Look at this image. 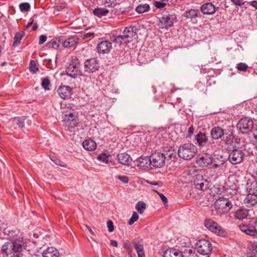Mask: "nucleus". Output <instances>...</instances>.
<instances>
[{
    "instance_id": "obj_45",
    "label": "nucleus",
    "mask_w": 257,
    "mask_h": 257,
    "mask_svg": "<svg viewBox=\"0 0 257 257\" xmlns=\"http://www.w3.org/2000/svg\"><path fill=\"white\" fill-rule=\"evenodd\" d=\"M29 70L33 74L36 73L39 70L34 60H31L29 65Z\"/></svg>"
},
{
    "instance_id": "obj_47",
    "label": "nucleus",
    "mask_w": 257,
    "mask_h": 257,
    "mask_svg": "<svg viewBox=\"0 0 257 257\" xmlns=\"http://www.w3.org/2000/svg\"><path fill=\"white\" fill-rule=\"evenodd\" d=\"M41 86L42 87L46 90H49L50 86H51V82L49 79L48 77L44 78L41 83Z\"/></svg>"
},
{
    "instance_id": "obj_55",
    "label": "nucleus",
    "mask_w": 257,
    "mask_h": 257,
    "mask_svg": "<svg viewBox=\"0 0 257 257\" xmlns=\"http://www.w3.org/2000/svg\"><path fill=\"white\" fill-rule=\"evenodd\" d=\"M107 226L109 232H111L114 230L113 223L111 220H109L107 221Z\"/></svg>"
},
{
    "instance_id": "obj_42",
    "label": "nucleus",
    "mask_w": 257,
    "mask_h": 257,
    "mask_svg": "<svg viewBox=\"0 0 257 257\" xmlns=\"http://www.w3.org/2000/svg\"><path fill=\"white\" fill-rule=\"evenodd\" d=\"M12 122L15 128H22L25 125L24 121L20 117L14 118Z\"/></svg>"
},
{
    "instance_id": "obj_28",
    "label": "nucleus",
    "mask_w": 257,
    "mask_h": 257,
    "mask_svg": "<svg viewBox=\"0 0 257 257\" xmlns=\"http://www.w3.org/2000/svg\"><path fill=\"white\" fill-rule=\"evenodd\" d=\"M12 242L7 241L5 242L2 246L1 251L3 255L8 256L13 253L14 251L13 247Z\"/></svg>"
},
{
    "instance_id": "obj_50",
    "label": "nucleus",
    "mask_w": 257,
    "mask_h": 257,
    "mask_svg": "<svg viewBox=\"0 0 257 257\" xmlns=\"http://www.w3.org/2000/svg\"><path fill=\"white\" fill-rule=\"evenodd\" d=\"M80 62L76 56H72L71 57V63L69 65L73 66L74 67H80Z\"/></svg>"
},
{
    "instance_id": "obj_36",
    "label": "nucleus",
    "mask_w": 257,
    "mask_h": 257,
    "mask_svg": "<svg viewBox=\"0 0 257 257\" xmlns=\"http://www.w3.org/2000/svg\"><path fill=\"white\" fill-rule=\"evenodd\" d=\"M109 13V11L106 8H97L93 10L92 13L98 18L105 16Z\"/></svg>"
},
{
    "instance_id": "obj_22",
    "label": "nucleus",
    "mask_w": 257,
    "mask_h": 257,
    "mask_svg": "<svg viewBox=\"0 0 257 257\" xmlns=\"http://www.w3.org/2000/svg\"><path fill=\"white\" fill-rule=\"evenodd\" d=\"M197 144L200 147H203L205 146L208 142V136L205 133L199 132L195 137Z\"/></svg>"
},
{
    "instance_id": "obj_20",
    "label": "nucleus",
    "mask_w": 257,
    "mask_h": 257,
    "mask_svg": "<svg viewBox=\"0 0 257 257\" xmlns=\"http://www.w3.org/2000/svg\"><path fill=\"white\" fill-rule=\"evenodd\" d=\"M138 29L135 26H130L124 28L123 34V37L127 40L132 41V38L137 35Z\"/></svg>"
},
{
    "instance_id": "obj_7",
    "label": "nucleus",
    "mask_w": 257,
    "mask_h": 257,
    "mask_svg": "<svg viewBox=\"0 0 257 257\" xmlns=\"http://www.w3.org/2000/svg\"><path fill=\"white\" fill-rule=\"evenodd\" d=\"M237 147L234 146L232 147V152L229 154L228 156V161L232 165H236L240 163L243 159L244 156V152L238 149Z\"/></svg>"
},
{
    "instance_id": "obj_25",
    "label": "nucleus",
    "mask_w": 257,
    "mask_h": 257,
    "mask_svg": "<svg viewBox=\"0 0 257 257\" xmlns=\"http://www.w3.org/2000/svg\"><path fill=\"white\" fill-rule=\"evenodd\" d=\"M137 166L140 168H147L151 166L150 156H141L137 159Z\"/></svg>"
},
{
    "instance_id": "obj_3",
    "label": "nucleus",
    "mask_w": 257,
    "mask_h": 257,
    "mask_svg": "<svg viewBox=\"0 0 257 257\" xmlns=\"http://www.w3.org/2000/svg\"><path fill=\"white\" fill-rule=\"evenodd\" d=\"M214 207L219 213L225 214L230 211L232 207V204L229 199L221 197L215 201Z\"/></svg>"
},
{
    "instance_id": "obj_37",
    "label": "nucleus",
    "mask_w": 257,
    "mask_h": 257,
    "mask_svg": "<svg viewBox=\"0 0 257 257\" xmlns=\"http://www.w3.org/2000/svg\"><path fill=\"white\" fill-rule=\"evenodd\" d=\"M25 33L24 31L17 32L14 38L13 46H18L20 45L22 38L25 36Z\"/></svg>"
},
{
    "instance_id": "obj_44",
    "label": "nucleus",
    "mask_w": 257,
    "mask_h": 257,
    "mask_svg": "<svg viewBox=\"0 0 257 257\" xmlns=\"http://www.w3.org/2000/svg\"><path fill=\"white\" fill-rule=\"evenodd\" d=\"M131 243H131L130 241L127 239L124 240L123 243V247L128 252V254L130 256V257H132V252Z\"/></svg>"
},
{
    "instance_id": "obj_13",
    "label": "nucleus",
    "mask_w": 257,
    "mask_h": 257,
    "mask_svg": "<svg viewBox=\"0 0 257 257\" xmlns=\"http://www.w3.org/2000/svg\"><path fill=\"white\" fill-rule=\"evenodd\" d=\"M144 243V240L141 237H136L132 241V244L136 250L138 257H145Z\"/></svg>"
},
{
    "instance_id": "obj_49",
    "label": "nucleus",
    "mask_w": 257,
    "mask_h": 257,
    "mask_svg": "<svg viewBox=\"0 0 257 257\" xmlns=\"http://www.w3.org/2000/svg\"><path fill=\"white\" fill-rule=\"evenodd\" d=\"M19 8L22 12H28L30 9V5L28 3H23L20 5Z\"/></svg>"
},
{
    "instance_id": "obj_12",
    "label": "nucleus",
    "mask_w": 257,
    "mask_h": 257,
    "mask_svg": "<svg viewBox=\"0 0 257 257\" xmlns=\"http://www.w3.org/2000/svg\"><path fill=\"white\" fill-rule=\"evenodd\" d=\"M196 162L199 166L206 167L213 163V158L209 154L203 153L197 156Z\"/></svg>"
},
{
    "instance_id": "obj_39",
    "label": "nucleus",
    "mask_w": 257,
    "mask_h": 257,
    "mask_svg": "<svg viewBox=\"0 0 257 257\" xmlns=\"http://www.w3.org/2000/svg\"><path fill=\"white\" fill-rule=\"evenodd\" d=\"M246 189L248 193H251V191H252L254 193L253 195L255 194V196H257V182H252L250 184L247 183Z\"/></svg>"
},
{
    "instance_id": "obj_53",
    "label": "nucleus",
    "mask_w": 257,
    "mask_h": 257,
    "mask_svg": "<svg viewBox=\"0 0 257 257\" xmlns=\"http://www.w3.org/2000/svg\"><path fill=\"white\" fill-rule=\"evenodd\" d=\"M154 5L157 9H162L167 5L166 3L160 1H155Z\"/></svg>"
},
{
    "instance_id": "obj_33",
    "label": "nucleus",
    "mask_w": 257,
    "mask_h": 257,
    "mask_svg": "<svg viewBox=\"0 0 257 257\" xmlns=\"http://www.w3.org/2000/svg\"><path fill=\"white\" fill-rule=\"evenodd\" d=\"M251 194H250V193H247L244 200V202L249 206H253L257 204V196H255V194L253 195L254 193L252 191H251Z\"/></svg>"
},
{
    "instance_id": "obj_56",
    "label": "nucleus",
    "mask_w": 257,
    "mask_h": 257,
    "mask_svg": "<svg viewBox=\"0 0 257 257\" xmlns=\"http://www.w3.org/2000/svg\"><path fill=\"white\" fill-rule=\"evenodd\" d=\"M116 0H105L104 4L106 7H113V5L114 4Z\"/></svg>"
},
{
    "instance_id": "obj_21",
    "label": "nucleus",
    "mask_w": 257,
    "mask_h": 257,
    "mask_svg": "<svg viewBox=\"0 0 257 257\" xmlns=\"http://www.w3.org/2000/svg\"><path fill=\"white\" fill-rule=\"evenodd\" d=\"M66 73L68 76L72 78H76L78 76L81 75V70L80 67H74L69 65L66 69Z\"/></svg>"
},
{
    "instance_id": "obj_32",
    "label": "nucleus",
    "mask_w": 257,
    "mask_h": 257,
    "mask_svg": "<svg viewBox=\"0 0 257 257\" xmlns=\"http://www.w3.org/2000/svg\"><path fill=\"white\" fill-rule=\"evenodd\" d=\"M63 38H64V36H60L54 38L47 43L46 46L49 48H54L57 49L59 47Z\"/></svg>"
},
{
    "instance_id": "obj_60",
    "label": "nucleus",
    "mask_w": 257,
    "mask_h": 257,
    "mask_svg": "<svg viewBox=\"0 0 257 257\" xmlns=\"http://www.w3.org/2000/svg\"><path fill=\"white\" fill-rule=\"evenodd\" d=\"M47 40V36L45 35H41L39 39V44H43Z\"/></svg>"
},
{
    "instance_id": "obj_23",
    "label": "nucleus",
    "mask_w": 257,
    "mask_h": 257,
    "mask_svg": "<svg viewBox=\"0 0 257 257\" xmlns=\"http://www.w3.org/2000/svg\"><path fill=\"white\" fill-rule=\"evenodd\" d=\"M224 135V130L220 126H214L211 129L210 135L213 140L221 139Z\"/></svg>"
},
{
    "instance_id": "obj_43",
    "label": "nucleus",
    "mask_w": 257,
    "mask_h": 257,
    "mask_svg": "<svg viewBox=\"0 0 257 257\" xmlns=\"http://www.w3.org/2000/svg\"><path fill=\"white\" fill-rule=\"evenodd\" d=\"M146 204L143 201H139L137 203L136 208L140 214L144 213L145 209H146Z\"/></svg>"
},
{
    "instance_id": "obj_40",
    "label": "nucleus",
    "mask_w": 257,
    "mask_h": 257,
    "mask_svg": "<svg viewBox=\"0 0 257 257\" xmlns=\"http://www.w3.org/2000/svg\"><path fill=\"white\" fill-rule=\"evenodd\" d=\"M135 10L139 14H143L150 10V6L147 4L144 5H139L138 7H136Z\"/></svg>"
},
{
    "instance_id": "obj_52",
    "label": "nucleus",
    "mask_w": 257,
    "mask_h": 257,
    "mask_svg": "<svg viewBox=\"0 0 257 257\" xmlns=\"http://www.w3.org/2000/svg\"><path fill=\"white\" fill-rule=\"evenodd\" d=\"M166 155V157H167V160H170L172 158H175L176 156V152L175 151V149H172L171 152H169L167 154H165Z\"/></svg>"
},
{
    "instance_id": "obj_46",
    "label": "nucleus",
    "mask_w": 257,
    "mask_h": 257,
    "mask_svg": "<svg viewBox=\"0 0 257 257\" xmlns=\"http://www.w3.org/2000/svg\"><path fill=\"white\" fill-rule=\"evenodd\" d=\"M220 159L221 160H218V161H217L215 159H214V160H213V168H218L219 167H221L222 166H223L224 163H225V161L224 160H223V157L220 156Z\"/></svg>"
},
{
    "instance_id": "obj_15",
    "label": "nucleus",
    "mask_w": 257,
    "mask_h": 257,
    "mask_svg": "<svg viewBox=\"0 0 257 257\" xmlns=\"http://www.w3.org/2000/svg\"><path fill=\"white\" fill-rule=\"evenodd\" d=\"M193 183L196 188L200 190H205L208 188V182L203 176L197 174L194 176Z\"/></svg>"
},
{
    "instance_id": "obj_4",
    "label": "nucleus",
    "mask_w": 257,
    "mask_h": 257,
    "mask_svg": "<svg viewBox=\"0 0 257 257\" xmlns=\"http://www.w3.org/2000/svg\"><path fill=\"white\" fill-rule=\"evenodd\" d=\"M256 225L257 218L253 217L250 218L248 222L241 224L239 225V228L247 235L255 236L257 234Z\"/></svg>"
},
{
    "instance_id": "obj_16",
    "label": "nucleus",
    "mask_w": 257,
    "mask_h": 257,
    "mask_svg": "<svg viewBox=\"0 0 257 257\" xmlns=\"http://www.w3.org/2000/svg\"><path fill=\"white\" fill-rule=\"evenodd\" d=\"M183 16L185 18L191 20V21L195 20V22L192 21L194 23H197V20H196V18H201V17L200 11L199 9H190L189 10H188L184 13Z\"/></svg>"
},
{
    "instance_id": "obj_38",
    "label": "nucleus",
    "mask_w": 257,
    "mask_h": 257,
    "mask_svg": "<svg viewBox=\"0 0 257 257\" xmlns=\"http://www.w3.org/2000/svg\"><path fill=\"white\" fill-rule=\"evenodd\" d=\"M110 40L112 42L119 44L131 42V40H127L126 39L123 37V35L117 36H113L110 38Z\"/></svg>"
},
{
    "instance_id": "obj_10",
    "label": "nucleus",
    "mask_w": 257,
    "mask_h": 257,
    "mask_svg": "<svg viewBox=\"0 0 257 257\" xmlns=\"http://www.w3.org/2000/svg\"><path fill=\"white\" fill-rule=\"evenodd\" d=\"M13 247L14 251V255L19 256L20 252L24 249H27V242L22 237H18L14 239L12 241Z\"/></svg>"
},
{
    "instance_id": "obj_17",
    "label": "nucleus",
    "mask_w": 257,
    "mask_h": 257,
    "mask_svg": "<svg viewBox=\"0 0 257 257\" xmlns=\"http://www.w3.org/2000/svg\"><path fill=\"white\" fill-rule=\"evenodd\" d=\"M96 48L99 54H107L112 49V44L108 41H103L97 44Z\"/></svg>"
},
{
    "instance_id": "obj_62",
    "label": "nucleus",
    "mask_w": 257,
    "mask_h": 257,
    "mask_svg": "<svg viewBox=\"0 0 257 257\" xmlns=\"http://www.w3.org/2000/svg\"><path fill=\"white\" fill-rule=\"evenodd\" d=\"M172 149H174L172 147H165L164 149V151L165 152V154L171 152Z\"/></svg>"
},
{
    "instance_id": "obj_1",
    "label": "nucleus",
    "mask_w": 257,
    "mask_h": 257,
    "mask_svg": "<svg viewBox=\"0 0 257 257\" xmlns=\"http://www.w3.org/2000/svg\"><path fill=\"white\" fill-rule=\"evenodd\" d=\"M197 149L192 143H185L180 146L178 150V156L185 160L192 159L196 154Z\"/></svg>"
},
{
    "instance_id": "obj_2",
    "label": "nucleus",
    "mask_w": 257,
    "mask_h": 257,
    "mask_svg": "<svg viewBox=\"0 0 257 257\" xmlns=\"http://www.w3.org/2000/svg\"><path fill=\"white\" fill-rule=\"evenodd\" d=\"M158 26L160 29L168 30L174 26V22L177 21V16L174 13L166 12L159 17Z\"/></svg>"
},
{
    "instance_id": "obj_64",
    "label": "nucleus",
    "mask_w": 257,
    "mask_h": 257,
    "mask_svg": "<svg viewBox=\"0 0 257 257\" xmlns=\"http://www.w3.org/2000/svg\"><path fill=\"white\" fill-rule=\"evenodd\" d=\"M250 5L257 10V1H253L250 3Z\"/></svg>"
},
{
    "instance_id": "obj_27",
    "label": "nucleus",
    "mask_w": 257,
    "mask_h": 257,
    "mask_svg": "<svg viewBox=\"0 0 257 257\" xmlns=\"http://www.w3.org/2000/svg\"><path fill=\"white\" fill-rule=\"evenodd\" d=\"M204 15H212L216 11L214 5L210 3L203 4L200 8V11Z\"/></svg>"
},
{
    "instance_id": "obj_26",
    "label": "nucleus",
    "mask_w": 257,
    "mask_h": 257,
    "mask_svg": "<svg viewBox=\"0 0 257 257\" xmlns=\"http://www.w3.org/2000/svg\"><path fill=\"white\" fill-rule=\"evenodd\" d=\"M79 39L77 36H72L67 39H64L62 41V44L63 47L69 48L74 46L78 42Z\"/></svg>"
},
{
    "instance_id": "obj_5",
    "label": "nucleus",
    "mask_w": 257,
    "mask_h": 257,
    "mask_svg": "<svg viewBox=\"0 0 257 257\" xmlns=\"http://www.w3.org/2000/svg\"><path fill=\"white\" fill-rule=\"evenodd\" d=\"M204 224L208 229L219 236H224L225 235V231L222 227L211 219H206Z\"/></svg>"
},
{
    "instance_id": "obj_51",
    "label": "nucleus",
    "mask_w": 257,
    "mask_h": 257,
    "mask_svg": "<svg viewBox=\"0 0 257 257\" xmlns=\"http://www.w3.org/2000/svg\"><path fill=\"white\" fill-rule=\"evenodd\" d=\"M153 191L154 192H156L158 194V195L160 196V198L161 199L162 202H163L164 204L165 205H166L168 203V199H167V197L164 194L158 192L157 190H153Z\"/></svg>"
},
{
    "instance_id": "obj_59",
    "label": "nucleus",
    "mask_w": 257,
    "mask_h": 257,
    "mask_svg": "<svg viewBox=\"0 0 257 257\" xmlns=\"http://www.w3.org/2000/svg\"><path fill=\"white\" fill-rule=\"evenodd\" d=\"M233 4L237 6H242L245 4V2H242L240 0H231Z\"/></svg>"
},
{
    "instance_id": "obj_61",
    "label": "nucleus",
    "mask_w": 257,
    "mask_h": 257,
    "mask_svg": "<svg viewBox=\"0 0 257 257\" xmlns=\"http://www.w3.org/2000/svg\"><path fill=\"white\" fill-rule=\"evenodd\" d=\"M194 127L193 125H191L188 128L187 137L189 138H191V137L192 136V135L194 133Z\"/></svg>"
},
{
    "instance_id": "obj_30",
    "label": "nucleus",
    "mask_w": 257,
    "mask_h": 257,
    "mask_svg": "<svg viewBox=\"0 0 257 257\" xmlns=\"http://www.w3.org/2000/svg\"><path fill=\"white\" fill-rule=\"evenodd\" d=\"M249 210L247 209L240 207L234 213V217L238 220H242L248 215Z\"/></svg>"
},
{
    "instance_id": "obj_41",
    "label": "nucleus",
    "mask_w": 257,
    "mask_h": 257,
    "mask_svg": "<svg viewBox=\"0 0 257 257\" xmlns=\"http://www.w3.org/2000/svg\"><path fill=\"white\" fill-rule=\"evenodd\" d=\"M110 158L111 156L110 155H107L105 153H102L98 156L97 159L103 163L108 164L111 162L110 160Z\"/></svg>"
},
{
    "instance_id": "obj_29",
    "label": "nucleus",
    "mask_w": 257,
    "mask_h": 257,
    "mask_svg": "<svg viewBox=\"0 0 257 257\" xmlns=\"http://www.w3.org/2000/svg\"><path fill=\"white\" fill-rule=\"evenodd\" d=\"M247 257H257V242H250L246 249Z\"/></svg>"
},
{
    "instance_id": "obj_35",
    "label": "nucleus",
    "mask_w": 257,
    "mask_h": 257,
    "mask_svg": "<svg viewBox=\"0 0 257 257\" xmlns=\"http://www.w3.org/2000/svg\"><path fill=\"white\" fill-rule=\"evenodd\" d=\"M42 255L43 257H58L59 252L53 247H48L43 251Z\"/></svg>"
},
{
    "instance_id": "obj_6",
    "label": "nucleus",
    "mask_w": 257,
    "mask_h": 257,
    "mask_svg": "<svg viewBox=\"0 0 257 257\" xmlns=\"http://www.w3.org/2000/svg\"><path fill=\"white\" fill-rule=\"evenodd\" d=\"M198 252L202 255H208L212 251V244L208 240L202 239L199 240L196 244Z\"/></svg>"
},
{
    "instance_id": "obj_48",
    "label": "nucleus",
    "mask_w": 257,
    "mask_h": 257,
    "mask_svg": "<svg viewBox=\"0 0 257 257\" xmlns=\"http://www.w3.org/2000/svg\"><path fill=\"white\" fill-rule=\"evenodd\" d=\"M139 218V215L136 212H134L131 217L128 220L127 223L131 225L133 224L136 221H137Z\"/></svg>"
},
{
    "instance_id": "obj_8",
    "label": "nucleus",
    "mask_w": 257,
    "mask_h": 257,
    "mask_svg": "<svg viewBox=\"0 0 257 257\" xmlns=\"http://www.w3.org/2000/svg\"><path fill=\"white\" fill-rule=\"evenodd\" d=\"M253 126V123L252 119L247 117L240 119L236 125L237 128L242 134L251 131Z\"/></svg>"
},
{
    "instance_id": "obj_14",
    "label": "nucleus",
    "mask_w": 257,
    "mask_h": 257,
    "mask_svg": "<svg viewBox=\"0 0 257 257\" xmlns=\"http://www.w3.org/2000/svg\"><path fill=\"white\" fill-rule=\"evenodd\" d=\"M63 121L65 125L68 128H72L77 126L78 123V119L74 112H70L65 115Z\"/></svg>"
},
{
    "instance_id": "obj_9",
    "label": "nucleus",
    "mask_w": 257,
    "mask_h": 257,
    "mask_svg": "<svg viewBox=\"0 0 257 257\" xmlns=\"http://www.w3.org/2000/svg\"><path fill=\"white\" fill-rule=\"evenodd\" d=\"M166 159V155L159 152H155L150 156L151 165L155 168L163 167Z\"/></svg>"
},
{
    "instance_id": "obj_24",
    "label": "nucleus",
    "mask_w": 257,
    "mask_h": 257,
    "mask_svg": "<svg viewBox=\"0 0 257 257\" xmlns=\"http://www.w3.org/2000/svg\"><path fill=\"white\" fill-rule=\"evenodd\" d=\"M118 162L123 165L129 166L131 165L132 159L126 153L118 154L117 156Z\"/></svg>"
},
{
    "instance_id": "obj_58",
    "label": "nucleus",
    "mask_w": 257,
    "mask_h": 257,
    "mask_svg": "<svg viewBox=\"0 0 257 257\" xmlns=\"http://www.w3.org/2000/svg\"><path fill=\"white\" fill-rule=\"evenodd\" d=\"M120 181L124 183H127L128 182V178L125 176H118L117 177Z\"/></svg>"
},
{
    "instance_id": "obj_18",
    "label": "nucleus",
    "mask_w": 257,
    "mask_h": 257,
    "mask_svg": "<svg viewBox=\"0 0 257 257\" xmlns=\"http://www.w3.org/2000/svg\"><path fill=\"white\" fill-rule=\"evenodd\" d=\"M60 97L63 99H67L71 97L72 94V88L66 85L60 86L57 90Z\"/></svg>"
},
{
    "instance_id": "obj_31",
    "label": "nucleus",
    "mask_w": 257,
    "mask_h": 257,
    "mask_svg": "<svg viewBox=\"0 0 257 257\" xmlns=\"http://www.w3.org/2000/svg\"><path fill=\"white\" fill-rule=\"evenodd\" d=\"M164 257H183L182 252L178 249L174 248L167 249L164 252Z\"/></svg>"
},
{
    "instance_id": "obj_11",
    "label": "nucleus",
    "mask_w": 257,
    "mask_h": 257,
    "mask_svg": "<svg viewBox=\"0 0 257 257\" xmlns=\"http://www.w3.org/2000/svg\"><path fill=\"white\" fill-rule=\"evenodd\" d=\"M84 68L86 72H95L99 68V61L96 58L88 59L84 62Z\"/></svg>"
},
{
    "instance_id": "obj_63",
    "label": "nucleus",
    "mask_w": 257,
    "mask_h": 257,
    "mask_svg": "<svg viewBox=\"0 0 257 257\" xmlns=\"http://www.w3.org/2000/svg\"><path fill=\"white\" fill-rule=\"evenodd\" d=\"M110 244L111 245L113 246L114 247H117L118 245L117 242L115 240H111Z\"/></svg>"
},
{
    "instance_id": "obj_57",
    "label": "nucleus",
    "mask_w": 257,
    "mask_h": 257,
    "mask_svg": "<svg viewBox=\"0 0 257 257\" xmlns=\"http://www.w3.org/2000/svg\"><path fill=\"white\" fill-rule=\"evenodd\" d=\"M94 36V33L93 32H88V33H85L84 34L81 36V38L83 39H85L88 38L92 37Z\"/></svg>"
},
{
    "instance_id": "obj_54",
    "label": "nucleus",
    "mask_w": 257,
    "mask_h": 257,
    "mask_svg": "<svg viewBox=\"0 0 257 257\" xmlns=\"http://www.w3.org/2000/svg\"><path fill=\"white\" fill-rule=\"evenodd\" d=\"M236 68L239 71H244L248 68V66L245 63H239L237 64Z\"/></svg>"
},
{
    "instance_id": "obj_19",
    "label": "nucleus",
    "mask_w": 257,
    "mask_h": 257,
    "mask_svg": "<svg viewBox=\"0 0 257 257\" xmlns=\"http://www.w3.org/2000/svg\"><path fill=\"white\" fill-rule=\"evenodd\" d=\"M225 134L226 136L224 137L223 141L225 145L233 147L236 146L235 144H240V139L238 137L234 136L232 133Z\"/></svg>"
},
{
    "instance_id": "obj_34",
    "label": "nucleus",
    "mask_w": 257,
    "mask_h": 257,
    "mask_svg": "<svg viewBox=\"0 0 257 257\" xmlns=\"http://www.w3.org/2000/svg\"><path fill=\"white\" fill-rule=\"evenodd\" d=\"M82 146L85 150L92 151L96 149V143L92 139H86L83 142Z\"/></svg>"
}]
</instances>
